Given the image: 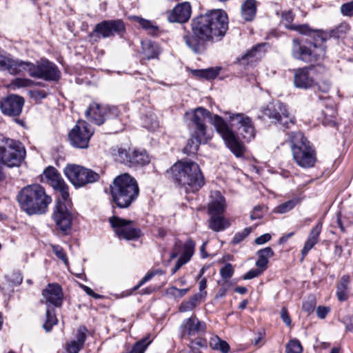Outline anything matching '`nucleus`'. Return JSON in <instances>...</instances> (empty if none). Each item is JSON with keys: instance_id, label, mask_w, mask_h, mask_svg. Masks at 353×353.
Instances as JSON below:
<instances>
[{"instance_id": "1a4fd4ad", "label": "nucleus", "mask_w": 353, "mask_h": 353, "mask_svg": "<svg viewBox=\"0 0 353 353\" xmlns=\"http://www.w3.org/2000/svg\"><path fill=\"white\" fill-rule=\"evenodd\" d=\"M262 112L272 123L285 128H289L295 123V117L289 112L287 105L281 101L269 103L263 109Z\"/></svg>"}, {"instance_id": "2eb2a0df", "label": "nucleus", "mask_w": 353, "mask_h": 353, "mask_svg": "<svg viewBox=\"0 0 353 353\" xmlns=\"http://www.w3.org/2000/svg\"><path fill=\"white\" fill-rule=\"evenodd\" d=\"M125 31V24L121 19L104 20L97 23L94 29V32L103 38L121 35Z\"/></svg>"}, {"instance_id": "bf43d9fd", "label": "nucleus", "mask_w": 353, "mask_h": 353, "mask_svg": "<svg viewBox=\"0 0 353 353\" xmlns=\"http://www.w3.org/2000/svg\"><path fill=\"white\" fill-rule=\"evenodd\" d=\"M324 123L326 125H335L336 122L334 119L335 117V111L334 110H327L325 112H324Z\"/></svg>"}, {"instance_id": "13d9d810", "label": "nucleus", "mask_w": 353, "mask_h": 353, "mask_svg": "<svg viewBox=\"0 0 353 353\" xmlns=\"http://www.w3.org/2000/svg\"><path fill=\"white\" fill-rule=\"evenodd\" d=\"M9 282L13 285H19L21 283L23 278L20 272H13L8 275Z\"/></svg>"}, {"instance_id": "39448f33", "label": "nucleus", "mask_w": 353, "mask_h": 353, "mask_svg": "<svg viewBox=\"0 0 353 353\" xmlns=\"http://www.w3.org/2000/svg\"><path fill=\"white\" fill-rule=\"evenodd\" d=\"M110 191L114 202L120 208H128L139 194L137 181L127 173L114 179Z\"/></svg>"}, {"instance_id": "09e8293b", "label": "nucleus", "mask_w": 353, "mask_h": 353, "mask_svg": "<svg viewBox=\"0 0 353 353\" xmlns=\"http://www.w3.org/2000/svg\"><path fill=\"white\" fill-rule=\"evenodd\" d=\"M189 291V288L179 289L174 286L170 287L167 289V294L175 298L179 299L184 296Z\"/></svg>"}, {"instance_id": "603ef678", "label": "nucleus", "mask_w": 353, "mask_h": 353, "mask_svg": "<svg viewBox=\"0 0 353 353\" xmlns=\"http://www.w3.org/2000/svg\"><path fill=\"white\" fill-rule=\"evenodd\" d=\"M43 175L48 183H51L52 181H54L55 179L59 178V176H61L58 171L54 168L51 166L47 168L44 170Z\"/></svg>"}, {"instance_id": "5fc2aeb1", "label": "nucleus", "mask_w": 353, "mask_h": 353, "mask_svg": "<svg viewBox=\"0 0 353 353\" xmlns=\"http://www.w3.org/2000/svg\"><path fill=\"white\" fill-rule=\"evenodd\" d=\"M341 14L343 16L352 17H353V0L343 3L340 8Z\"/></svg>"}, {"instance_id": "a211bd4d", "label": "nucleus", "mask_w": 353, "mask_h": 353, "mask_svg": "<svg viewBox=\"0 0 353 353\" xmlns=\"http://www.w3.org/2000/svg\"><path fill=\"white\" fill-rule=\"evenodd\" d=\"M32 77L46 81H57L60 77V72L55 64L48 60H43L35 65Z\"/></svg>"}, {"instance_id": "6ab92c4d", "label": "nucleus", "mask_w": 353, "mask_h": 353, "mask_svg": "<svg viewBox=\"0 0 353 353\" xmlns=\"http://www.w3.org/2000/svg\"><path fill=\"white\" fill-rule=\"evenodd\" d=\"M41 303L46 305L47 307H60L63 301L62 289L58 284H48L42 292Z\"/></svg>"}, {"instance_id": "6e6552de", "label": "nucleus", "mask_w": 353, "mask_h": 353, "mask_svg": "<svg viewBox=\"0 0 353 353\" xmlns=\"http://www.w3.org/2000/svg\"><path fill=\"white\" fill-rule=\"evenodd\" d=\"M24 146L18 141L6 138L0 146V162L8 168L19 167L26 157Z\"/></svg>"}, {"instance_id": "338daca9", "label": "nucleus", "mask_w": 353, "mask_h": 353, "mask_svg": "<svg viewBox=\"0 0 353 353\" xmlns=\"http://www.w3.org/2000/svg\"><path fill=\"white\" fill-rule=\"evenodd\" d=\"M189 347H207V341L205 339L202 338H197L194 341H192Z\"/></svg>"}, {"instance_id": "864d4df0", "label": "nucleus", "mask_w": 353, "mask_h": 353, "mask_svg": "<svg viewBox=\"0 0 353 353\" xmlns=\"http://www.w3.org/2000/svg\"><path fill=\"white\" fill-rule=\"evenodd\" d=\"M87 332L88 329L85 326L79 327L76 336L77 340H74L75 342H77L80 345L83 347L87 337Z\"/></svg>"}, {"instance_id": "c03bdc74", "label": "nucleus", "mask_w": 353, "mask_h": 353, "mask_svg": "<svg viewBox=\"0 0 353 353\" xmlns=\"http://www.w3.org/2000/svg\"><path fill=\"white\" fill-rule=\"evenodd\" d=\"M299 202V199H292L279 205L274 212L279 214H284L292 210Z\"/></svg>"}, {"instance_id": "e433bc0d", "label": "nucleus", "mask_w": 353, "mask_h": 353, "mask_svg": "<svg viewBox=\"0 0 353 353\" xmlns=\"http://www.w3.org/2000/svg\"><path fill=\"white\" fill-rule=\"evenodd\" d=\"M150 162V159L145 151L134 150L131 152L130 165H145Z\"/></svg>"}, {"instance_id": "680f3d73", "label": "nucleus", "mask_w": 353, "mask_h": 353, "mask_svg": "<svg viewBox=\"0 0 353 353\" xmlns=\"http://www.w3.org/2000/svg\"><path fill=\"white\" fill-rule=\"evenodd\" d=\"M83 348V346L80 345L75 341H72L67 345V352L68 353H79V352Z\"/></svg>"}, {"instance_id": "79ce46f5", "label": "nucleus", "mask_w": 353, "mask_h": 353, "mask_svg": "<svg viewBox=\"0 0 353 353\" xmlns=\"http://www.w3.org/2000/svg\"><path fill=\"white\" fill-rule=\"evenodd\" d=\"M151 342L152 340L150 339V335L146 336L133 345L130 353H144Z\"/></svg>"}, {"instance_id": "7ed1b4c3", "label": "nucleus", "mask_w": 353, "mask_h": 353, "mask_svg": "<svg viewBox=\"0 0 353 353\" xmlns=\"http://www.w3.org/2000/svg\"><path fill=\"white\" fill-rule=\"evenodd\" d=\"M170 170L174 183L187 192H196L204 185V176L195 162L179 161L171 167Z\"/></svg>"}, {"instance_id": "7c9ffc66", "label": "nucleus", "mask_w": 353, "mask_h": 353, "mask_svg": "<svg viewBox=\"0 0 353 353\" xmlns=\"http://www.w3.org/2000/svg\"><path fill=\"white\" fill-rule=\"evenodd\" d=\"M141 52L144 59L148 60L156 59L160 53L159 46L151 41H141Z\"/></svg>"}, {"instance_id": "5701e85b", "label": "nucleus", "mask_w": 353, "mask_h": 353, "mask_svg": "<svg viewBox=\"0 0 353 353\" xmlns=\"http://www.w3.org/2000/svg\"><path fill=\"white\" fill-rule=\"evenodd\" d=\"M182 335L193 336L205 330V323L200 321L196 317H190L183 321L181 325Z\"/></svg>"}, {"instance_id": "f8f14e48", "label": "nucleus", "mask_w": 353, "mask_h": 353, "mask_svg": "<svg viewBox=\"0 0 353 353\" xmlns=\"http://www.w3.org/2000/svg\"><path fill=\"white\" fill-rule=\"evenodd\" d=\"M228 121L236 128L237 134L245 141H250L255 136V129L251 119L243 113L228 112Z\"/></svg>"}, {"instance_id": "4c0bfd02", "label": "nucleus", "mask_w": 353, "mask_h": 353, "mask_svg": "<svg viewBox=\"0 0 353 353\" xmlns=\"http://www.w3.org/2000/svg\"><path fill=\"white\" fill-rule=\"evenodd\" d=\"M229 225L228 221L220 215H212L209 222L210 229L216 232L225 230Z\"/></svg>"}, {"instance_id": "49530a36", "label": "nucleus", "mask_w": 353, "mask_h": 353, "mask_svg": "<svg viewBox=\"0 0 353 353\" xmlns=\"http://www.w3.org/2000/svg\"><path fill=\"white\" fill-rule=\"evenodd\" d=\"M50 247L56 256L68 267L69 265V261L63 248L59 245L53 244H51Z\"/></svg>"}, {"instance_id": "aec40b11", "label": "nucleus", "mask_w": 353, "mask_h": 353, "mask_svg": "<svg viewBox=\"0 0 353 353\" xmlns=\"http://www.w3.org/2000/svg\"><path fill=\"white\" fill-rule=\"evenodd\" d=\"M265 43H259L252 47L241 57L238 58V62L243 66L253 65L259 61L265 54Z\"/></svg>"}, {"instance_id": "412c9836", "label": "nucleus", "mask_w": 353, "mask_h": 353, "mask_svg": "<svg viewBox=\"0 0 353 353\" xmlns=\"http://www.w3.org/2000/svg\"><path fill=\"white\" fill-rule=\"evenodd\" d=\"M294 83L296 88L308 89L312 88L315 80L313 77V70L310 68H303L296 70L294 76Z\"/></svg>"}, {"instance_id": "69168bd1", "label": "nucleus", "mask_w": 353, "mask_h": 353, "mask_svg": "<svg viewBox=\"0 0 353 353\" xmlns=\"http://www.w3.org/2000/svg\"><path fill=\"white\" fill-rule=\"evenodd\" d=\"M80 287L83 290V291L89 296L93 297L95 299H99L103 297V296L95 293L90 287L86 286L85 285L81 284Z\"/></svg>"}, {"instance_id": "4be33fe9", "label": "nucleus", "mask_w": 353, "mask_h": 353, "mask_svg": "<svg viewBox=\"0 0 353 353\" xmlns=\"http://www.w3.org/2000/svg\"><path fill=\"white\" fill-rule=\"evenodd\" d=\"M192 8L190 3L183 2L177 4L168 15L170 22L185 23L190 18Z\"/></svg>"}, {"instance_id": "e2e57ef3", "label": "nucleus", "mask_w": 353, "mask_h": 353, "mask_svg": "<svg viewBox=\"0 0 353 353\" xmlns=\"http://www.w3.org/2000/svg\"><path fill=\"white\" fill-rule=\"evenodd\" d=\"M264 270H262V269L256 268V269H252L248 272L244 276L243 279L245 280H249L254 279L255 277H257L259 276Z\"/></svg>"}, {"instance_id": "4468645a", "label": "nucleus", "mask_w": 353, "mask_h": 353, "mask_svg": "<svg viewBox=\"0 0 353 353\" xmlns=\"http://www.w3.org/2000/svg\"><path fill=\"white\" fill-rule=\"evenodd\" d=\"M92 134L91 126L84 121H79L69 133V139L73 146L86 148Z\"/></svg>"}, {"instance_id": "f704fd0d", "label": "nucleus", "mask_w": 353, "mask_h": 353, "mask_svg": "<svg viewBox=\"0 0 353 353\" xmlns=\"http://www.w3.org/2000/svg\"><path fill=\"white\" fill-rule=\"evenodd\" d=\"M54 190L59 192L61 194V200L67 201L69 198L68 186L61 177L59 176V178L55 179L49 183Z\"/></svg>"}, {"instance_id": "2f4dec72", "label": "nucleus", "mask_w": 353, "mask_h": 353, "mask_svg": "<svg viewBox=\"0 0 353 353\" xmlns=\"http://www.w3.org/2000/svg\"><path fill=\"white\" fill-rule=\"evenodd\" d=\"M350 276L343 275L336 286V296L339 301H345L348 299V293L350 291Z\"/></svg>"}, {"instance_id": "a878e982", "label": "nucleus", "mask_w": 353, "mask_h": 353, "mask_svg": "<svg viewBox=\"0 0 353 353\" xmlns=\"http://www.w3.org/2000/svg\"><path fill=\"white\" fill-rule=\"evenodd\" d=\"M350 30V26L347 23H341L337 26L335 29L330 31V33L324 32H316V36H314V41L316 42H325L328 37L339 38L343 34H345Z\"/></svg>"}, {"instance_id": "58836bf2", "label": "nucleus", "mask_w": 353, "mask_h": 353, "mask_svg": "<svg viewBox=\"0 0 353 353\" xmlns=\"http://www.w3.org/2000/svg\"><path fill=\"white\" fill-rule=\"evenodd\" d=\"M46 316V321L43 325V327L46 332H50L52 327L58 323V319L53 307L48 306L47 307Z\"/></svg>"}, {"instance_id": "6e6d98bb", "label": "nucleus", "mask_w": 353, "mask_h": 353, "mask_svg": "<svg viewBox=\"0 0 353 353\" xmlns=\"http://www.w3.org/2000/svg\"><path fill=\"white\" fill-rule=\"evenodd\" d=\"M234 274V269L230 263H227L220 270V274L224 279H230Z\"/></svg>"}, {"instance_id": "bb28decb", "label": "nucleus", "mask_w": 353, "mask_h": 353, "mask_svg": "<svg viewBox=\"0 0 353 353\" xmlns=\"http://www.w3.org/2000/svg\"><path fill=\"white\" fill-rule=\"evenodd\" d=\"M191 132V137L188 140L186 145L184 147L183 153L190 155L196 154L199 150V145L202 143H207L209 137L207 135H203V138L201 139L195 135V132Z\"/></svg>"}, {"instance_id": "473e14b6", "label": "nucleus", "mask_w": 353, "mask_h": 353, "mask_svg": "<svg viewBox=\"0 0 353 353\" xmlns=\"http://www.w3.org/2000/svg\"><path fill=\"white\" fill-rule=\"evenodd\" d=\"M256 12L255 0H246L241 6V16L246 21L254 19Z\"/></svg>"}, {"instance_id": "ddd939ff", "label": "nucleus", "mask_w": 353, "mask_h": 353, "mask_svg": "<svg viewBox=\"0 0 353 353\" xmlns=\"http://www.w3.org/2000/svg\"><path fill=\"white\" fill-rule=\"evenodd\" d=\"M66 202L58 198L52 214V218L56 223L57 228L64 234L70 232L72 221V214Z\"/></svg>"}, {"instance_id": "de8ad7c7", "label": "nucleus", "mask_w": 353, "mask_h": 353, "mask_svg": "<svg viewBox=\"0 0 353 353\" xmlns=\"http://www.w3.org/2000/svg\"><path fill=\"white\" fill-rule=\"evenodd\" d=\"M195 73L198 77L206 79H212L216 77V76L219 74V70L214 68H208L205 70H196Z\"/></svg>"}, {"instance_id": "3c124183", "label": "nucleus", "mask_w": 353, "mask_h": 353, "mask_svg": "<svg viewBox=\"0 0 353 353\" xmlns=\"http://www.w3.org/2000/svg\"><path fill=\"white\" fill-rule=\"evenodd\" d=\"M34 82L29 79L16 78L11 82V85L14 88L31 87Z\"/></svg>"}, {"instance_id": "dca6fc26", "label": "nucleus", "mask_w": 353, "mask_h": 353, "mask_svg": "<svg viewBox=\"0 0 353 353\" xmlns=\"http://www.w3.org/2000/svg\"><path fill=\"white\" fill-rule=\"evenodd\" d=\"M109 221L119 239L131 240L139 237V231L132 227L131 221L115 216L110 217Z\"/></svg>"}, {"instance_id": "423d86ee", "label": "nucleus", "mask_w": 353, "mask_h": 353, "mask_svg": "<svg viewBox=\"0 0 353 353\" xmlns=\"http://www.w3.org/2000/svg\"><path fill=\"white\" fill-rule=\"evenodd\" d=\"M288 141L290 143L294 161L304 168H312L316 161V152L310 141L301 132L288 134Z\"/></svg>"}, {"instance_id": "c85d7f7f", "label": "nucleus", "mask_w": 353, "mask_h": 353, "mask_svg": "<svg viewBox=\"0 0 353 353\" xmlns=\"http://www.w3.org/2000/svg\"><path fill=\"white\" fill-rule=\"evenodd\" d=\"M183 39L187 46L195 53H199L203 50L204 43L207 41L205 39H202L201 37L196 36L193 32L192 34H185Z\"/></svg>"}, {"instance_id": "9d476101", "label": "nucleus", "mask_w": 353, "mask_h": 353, "mask_svg": "<svg viewBox=\"0 0 353 353\" xmlns=\"http://www.w3.org/2000/svg\"><path fill=\"white\" fill-rule=\"evenodd\" d=\"M64 174L71 183L76 188L85 186L99 180V174L85 167L71 164L64 169Z\"/></svg>"}, {"instance_id": "f03ea898", "label": "nucleus", "mask_w": 353, "mask_h": 353, "mask_svg": "<svg viewBox=\"0 0 353 353\" xmlns=\"http://www.w3.org/2000/svg\"><path fill=\"white\" fill-rule=\"evenodd\" d=\"M228 29V17L221 10H212L192 21V32L209 41L223 37Z\"/></svg>"}, {"instance_id": "c9c22d12", "label": "nucleus", "mask_w": 353, "mask_h": 353, "mask_svg": "<svg viewBox=\"0 0 353 353\" xmlns=\"http://www.w3.org/2000/svg\"><path fill=\"white\" fill-rule=\"evenodd\" d=\"M257 255L259 259L256 261V265L262 270H265L267 268L268 259L274 256V252L270 247H267L259 250Z\"/></svg>"}, {"instance_id": "0eeeda50", "label": "nucleus", "mask_w": 353, "mask_h": 353, "mask_svg": "<svg viewBox=\"0 0 353 353\" xmlns=\"http://www.w3.org/2000/svg\"><path fill=\"white\" fill-rule=\"evenodd\" d=\"M316 41L315 43H303L294 39L292 46L293 57L308 63L323 59L325 56V48L322 44L318 45Z\"/></svg>"}, {"instance_id": "f3484780", "label": "nucleus", "mask_w": 353, "mask_h": 353, "mask_svg": "<svg viewBox=\"0 0 353 353\" xmlns=\"http://www.w3.org/2000/svg\"><path fill=\"white\" fill-rule=\"evenodd\" d=\"M24 99L17 94H10L0 99V109L4 115L18 117L22 112Z\"/></svg>"}, {"instance_id": "37998d69", "label": "nucleus", "mask_w": 353, "mask_h": 353, "mask_svg": "<svg viewBox=\"0 0 353 353\" xmlns=\"http://www.w3.org/2000/svg\"><path fill=\"white\" fill-rule=\"evenodd\" d=\"M194 242L192 239H188L183 245V252L179 258L188 263L194 253Z\"/></svg>"}, {"instance_id": "c756f323", "label": "nucleus", "mask_w": 353, "mask_h": 353, "mask_svg": "<svg viewBox=\"0 0 353 353\" xmlns=\"http://www.w3.org/2000/svg\"><path fill=\"white\" fill-rule=\"evenodd\" d=\"M212 198L213 199L209 205L210 212L212 215H220L225 210V199L219 192H215Z\"/></svg>"}, {"instance_id": "0e129e2a", "label": "nucleus", "mask_w": 353, "mask_h": 353, "mask_svg": "<svg viewBox=\"0 0 353 353\" xmlns=\"http://www.w3.org/2000/svg\"><path fill=\"white\" fill-rule=\"evenodd\" d=\"M330 308L325 306H319L316 308V315L319 319H323L330 312Z\"/></svg>"}, {"instance_id": "9b49d317", "label": "nucleus", "mask_w": 353, "mask_h": 353, "mask_svg": "<svg viewBox=\"0 0 353 353\" xmlns=\"http://www.w3.org/2000/svg\"><path fill=\"white\" fill-rule=\"evenodd\" d=\"M119 112L117 107L101 105L97 103H91L85 112L88 121L98 125H102L106 119L116 118Z\"/></svg>"}, {"instance_id": "72a5a7b5", "label": "nucleus", "mask_w": 353, "mask_h": 353, "mask_svg": "<svg viewBox=\"0 0 353 353\" xmlns=\"http://www.w3.org/2000/svg\"><path fill=\"white\" fill-rule=\"evenodd\" d=\"M207 294L206 292L203 293H197L194 294L190 298L189 300L183 301L179 307L181 312H185L192 310L197 305L199 304L202 298L205 297Z\"/></svg>"}, {"instance_id": "8fccbe9b", "label": "nucleus", "mask_w": 353, "mask_h": 353, "mask_svg": "<svg viewBox=\"0 0 353 353\" xmlns=\"http://www.w3.org/2000/svg\"><path fill=\"white\" fill-rule=\"evenodd\" d=\"M302 350V346L296 339L290 340L286 345L287 353H301Z\"/></svg>"}, {"instance_id": "f257e3e1", "label": "nucleus", "mask_w": 353, "mask_h": 353, "mask_svg": "<svg viewBox=\"0 0 353 353\" xmlns=\"http://www.w3.org/2000/svg\"><path fill=\"white\" fill-rule=\"evenodd\" d=\"M185 115L190 117V132H195L198 138L201 139L203 138V135H207L205 121L206 118H209L231 152L236 157L243 155L244 145L222 117L216 114L212 116L208 110L202 107L197 108L191 112H186Z\"/></svg>"}, {"instance_id": "a18cd8bd", "label": "nucleus", "mask_w": 353, "mask_h": 353, "mask_svg": "<svg viewBox=\"0 0 353 353\" xmlns=\"http://www.w3.org/2000/svg\"><path fill=\"white\" fill-rule=\"evenodd\" d=\"M316 305V298L314 295L307 296L303 302L302 308L303 310L310 314L313 312Z\"/></svg>"}, {"instance_id": "393cba45", "label": "nucleus", "mask_w": 353, "mask_h": 353, "mask_svg": "<svg viewBox=\"0 0 353 353\" xmlns=\"http://www.w3.org/2000/svg\"><path fill=\"white\" fill-rule=\"evenodd\" d=\"M11 65L9 67V72L11 74L16 75L24 72H28L29 75L32 77L34 74V64L30 61H23L19 59H12Z\"/></svg>"}, {"instance_id": "a19ab883", "label": "nucleus", "mask_w": 353, "mask_h": 353, "mask_svg": "<svg viewBox=\"0 0 353 353\" xmlns=\"http://www.w3.org/2000/svg\"><path fill=\"white\" fill-rule=\"evenodd\" d=\"M133 19L137 21L143 29L145 30L148 34L154 35L158 32V27L153 21L146 20L139 17H133Z\"/></svg>"}, {"instance_id": "b1692460", "label": "nucleus", "mask_w": 353, "mask_h": 353, "mask_svg": "<svg viewBox=\"0 0 353 353\" xmlns=\"http://www.w3.org/2000/svg\"><path fill=\"white\" fill-rule=\"evenodd\" d=\"M294 15L291 10L285 11L282 13L281 23L290 30H295L301 34H310V29L307 25H296L292 23Z\"/></svg>"}, {"instance_id": "052dcab7", "label": "nucleus", "mask_w": 353, "mask_h": 353, "mask_svg": "<svg viewBox=\"0 0 353 353\" xmlns=\"http://www.w3.org/2000/svg\"><path fill=\"white\" fill-rule=\"evenodd\" d=\"M12 59L0 54V70H7L9 72V67Z\"/></svg>"}, {"instance_id": "cd10ccee", "label": "nucleus", "mask_w": 353, "mask_h": 353, "mask_svg": "<svg viewBox=\"0 0 353 353\" xmlns=\"http://www.w3.org/2000/svg\"><path fill=\"white\" fill-rule=\"evenodd\" d=\"M322 230V223H319L311 230L307 240L301 250L302 258L303 259L308 252L314 247L318 242L319 234Z\"/></svg>"}, {"instance_id": "774afa93", "label": "nucleus", "mask_w": 353, "mask_h": 353, "mask_svg": "<svg viewBox=\"0 0 353 353\" xmlns=\"http://www.w3.org/2000/svg\"><path fill=\"white\" fill-rule=\"evenodd\" d=\"M343 323L347 331L353 332V315L345 317L343 320Z\"/></svg>"}, {"instance_id": "4d7b16f0", "label": "nucleus", "mask_w": 353, "mask_h": 353, "mask_svg": "<svg viewBox=\"0 0 353 353\" xmlns=\"http://www.w3.org/2000/svg\"><path fill=\"white\" fill-rule=\"evenodd\" d=\"M251 228H246L243 231L235 234L232 243L234 244H238L241 242L251 232Z\"/></svg>"}, {"instance_id": "20e7f679", "label": "nucleus", "mask_w": 353, "mask_h": 353, "mask_svg": "<svg viewBox=\"0 0 353 353\" xmlns=\"http://www.w3.org/2000/svg\"><path fill=\"white\" fill-rule=\"evenodd\" d=\"M17 201L21 209L32 215L46 213L52 199L41 185L34 184L24 187L19 192Z\"/></svg>"}, {"instance_id": "ea45409f", "label": "nucleus", "mask_w": 353, "mask_h": 353, "mask_svg": "<svg viewBox=\"0 0 353 353\" xmlns=\"http://www.w3.org/2000/svg\"><path fill=\"white\" fill-rule=\"evenodd\" d=\"M112 154L115 161L129 165L131 159V152L122 148H117L113 150Z\"/></svg>"}]
</instances>
